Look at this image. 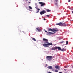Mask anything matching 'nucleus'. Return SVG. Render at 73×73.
Returning a JSON list of instances; mask_svg holds the SVG:
<instances>
[{
	"label": "nucleus",
	"instance_id": "nucleus-1",
	"mask_svg": "<svg viewBox=\"0 0 73 73\" xmlns=\"http://www.w3.org/2000/svg\"><path fill=\"white\" fill-rule=\"evenodd\" d=\"M43 41L44 42L45 44H43V46H44V47H49L50 45H52V43H49V42H48V40L45 38H43Z\"/></svg>",
	"mask_w": 73,
	"mask_h": 73
},
{
	"label": "nucleus",
	"instance_id": "nucleus-2",
	"mask_svg": "<svg viewBox=\"0 0 73 73\" xmlns=\"http://www.w3.org/2000/svg\"><path fill=\"white\" fill-rule=\"evenodd\" d=\"M48 31H52V32H54V33H55L56 32H57V31H58V29L57 28H56L55 29H48Z\"/></svg>",
	"mask_w": 73,
	"mask_h": 73
},
{
	"label": "nucleus",
	"instance_id": "nucleus-3",
	"mask_svg": "<svg viewBox=\"0 0 73 73\" xmlns=\"http://www.w3.org/2000/svg\"><path fill=\"white\" fill-rule=\"evenodd\" d=\"M56 25H59V26H61V27H65L66 26V24L65 23H63L61 22L56 24Z\"/></svg>",
	"mask_w": 73,
	"mask_h": 73
},
{
	"label": "nucleus",
	"instance_id": "nucleus-4",
	"mask_svg": "<svg viewBox=\"0 0 73 73\" xmlns=\"http://www.w3.org/2000/svg\"><path fill=\"white\" fill-rule=\"evenodd\" d=\"M46 58L48 61H50L52 58H53V57L52 56H46Z\"/></svg>",
	"mask_w": 73,
	"mask_h": 73
},
{
	"label": "nucleus",
	"instance_id": "nucleus-5",
	"mask_svg": "<svg viewBox=\"0 0 73 73\" xmlns=\"http://www.w3.org/2000/svg\"><path fill=\"white\" fill-rule=\"evenodd\" d=\"M46 11L45 10H43L41 12H40V14L41 15H43V14H44V13H46Z\"/></svg>",
	"mask_w": 73,
	"mask_h": 73
},
{
	"label": "nucleus",
	"instance_id": "nucleus-6",
	"mask_svg": "<svg viewBox=\"0 0 73 73\" xmlns=\"http://www.w3.org/2000/svg\"><path fill=\"white\" fill-rule=\"evenodd\" d=\"M39 4H41V7H43V6L45 5V3H43L42 2H39Z\"/></svg>",
	"mask_w": 73,
	"mask_h": 73
},
{
	"label": "nucleus",
	"instance_id": "nucleus-7",
	"mask_svg": "<svg viewBox=\"0 0 73 73\" xmlns=\"http://www.w3.org/2000/svg\"><path fill=\"white\" fill-rule=\"evenodd\" d=\"M55 68L56 69H58L59 70L60 69V66H55Z\"/></svg>",
	"mask_w": 73,
	"mask_h": 73
},
{
	"label": "nucleus",
	"instance_id": "nucleus-8",
	"mask_svg": "<svg viewBox=\"0 0 73 73\" xmlns=\"http://www.w3.org/2000/svg\"><path fill=\"white\" fill-rule=\"evenodd\" d=\"M57 49V47H54L53 48H51V50H56Z\"/></svg>",
	"mask_w": 73,
	"mask_h": 73
},
{
	"label": "nucleus",
	"instance_id": "nucleus-9",
	"mask_svg": "<svg viewBox=\"0 0 73 73\" xmlns=\"http://www.w3.org/2000/svg\"><path fill=\"white\" fill-rule=\"evenodd\" d=\"M52 67V66H49L47 67V68H48V69H49L51 70L53 69Z\"/></svg>",
	"mask_w": 73,
	"mask_h": 73
},
{
	"label": "nucleus",
	"instance_id": "nucleus-10",
	"mask_svg": "<svg viewBox=\"0 0 73 73\" xmlns=\"http://www.w3.org/2000/svg\"><path fill=\"white\" fill-rule=\"evenodd\" d=\"M66 49L64 48H62L61 49V51L62 52H64V51H66Z\"/></svg>",
	"mask_w": 73,
	"mask_h": 73
},
{
	"label": "nucleus",
	"instance_id": "nucleus-11",
	"mask_svg": "<svg viewBox=\"0 0 73 73\" xmlns=\"http://www.w3.org/2000/svg\"><path fill=\"white\" fill-rule=\"evenodd\" d=\"M57 49H58V50H61V48L60 47H57Z\"/></svg>",
	"mask_w": 73,
	"mask_h": 73
},
{
	"label": "nucleus",
	"instance_id": "nucleus-12",
	"mask_svg": "<svg viewBox=\"0 0 73 73\" xmlns=\"http://www.w3.org/2000/svg\"><path fill=\"white\" fill-rule=\"evenodd\" d=\"M48 35H51V34H54V33H51V32H48Z\"/></svg>",
	"mask_w": 73,
	"mask_h": 73
},
{
	"label": "nucleus",
	"instance_id": "nucleus-13",
	"mask_svg": "<svg viewBox=\"0 0 73 73\" xmlns=\"http://www.w3.org/2000/svg\"><path fill=\"white\" fill-rule=\"evenodd\" d=\"M37 10H38V11L36 12V13H38L39 12V11H40V9H36Z\"/></svg>",
	"mask_w": 73,
	"mask_h": 73
},
{
	"label": "nucleus",
	"instance_id": "nucleus-14",
	"mask_svg": "<svg viewBox=\"0 0 73 73\" xmlns=\"http://www.w3.org/2000/svg\"><path fill=\"white\" fill-rule=\"evenodd\" d=\"M36 29L38 30V32H40V29L39 28H36Z\"/></svg>",
	"mask_w": 73,
	"mask_h": 73
},
{
	"label": "nucleus",
	"instance_id": "nucleus-15",
	"mask_svg": "<svg viewBox=\"0 0 73 73\" xmlns=\"http://www.w3.org/2000/svg\"><path fill=\"white\" fill-rule=\"evenodd\" d=\"M31 38L32 40H33V41H36V39H35L34 38Z\"/></svg>",
	"mask_w": 73,
	"mask_h": 73
},
{
	"label": "nucleus",
	"instance_id": "nucleus-16",
	"mask_svg": "<svg viewBox=\"0 0 73 73\" xmlns=\"http://www.w3.org/2000/svg\"><path fill=\"white\" fill-rule=\"evenodd\" d=\"M51 10H49V9H47V12H50Z\"/></svg>",
	"mask_w": 73,
	"mask_h": 73
},
{
	"label": "nucleus",
	"instance_id": "nucleus-17",
	"mask_svg": "<svg viewBox=\"0 0 73 73\" xmlns=\"http://www.w3.org/2000/svg\"><path fill=\"white\" fill-rule=\"evenodd\" d=\"M29 9H32V8L31 6H29Z\"/></svg>",
	"mask_w": 73,
	"mask_h": 73
},
{
	"label": "nucleus",
	"instance_id": "nucleus-18",
	"mask_svg": "<svg viewBox=\"0 0 73 73\" xmlns=\"http://www.w3.org/2000/svg\"><path fill=\"white\" fill-rule=\"evenodd\" d=\"M58 72V70H55V72Z\"/></svg>",
	"mask_w": 73,
	"mask_h": 73
},
{
	"label": "nucleus",
	"instance_id": "nucleus-19",
	"mask_svg": "<svg viewBox=\"0 0 73 73\" xmlns=\"http://www.w3.org/2000/svg\"><path fill=\"white\" fill-rule=\"evenodd\" d=\"M66 44H68V41H66Z\"/></svg>",
	"mask_w": 73,
	"mask_h": 73
},
{
	"label": "nucleus",
	"instance_id": "nucleus-20",
	"mask_svg": "<svg viewBox=\"0 0 73 73\" xmlns=\"http://www.w3.org/2000/svg\"><path fill=\"white\" fill-rule=\"evenodd\" d=\"M46 16H47V17H49V16H50V15H46Z\"/></svg>",
	"mask_w": 73,
	"mask_h": 73
},
{
	"label": "nucleus",
	"instance_id": "nucleus-21",
	"mask_svg": "<svg viewBox=\"0 0 73 73\" xmlns=\"http://www.w3.org/2000/svg\"><path fill=\"white\" fill-rule=\"evenodd\" d=\"M58 4V3H55L56 5H57Z\"/></svg>",
	"mask_w": 73,
	"mask_h": 73
},
{
	"label": "nucleus",
	"instance_id": "nucleus-22",
	"mask_svg": "<svg viewBox=\"0 0 73 73\" xmlns=\"http://www.w3.org/2000/svg\"><path fill=\"white\" fill-rule=\"evenodd\" d=\"M54 1L56 2H57L58 1V0H54Z\"/></svg>",
	"mask_w": 73,
	"mask_h": 73
},
{
	"label": "nucleus",
	"instance_id": "nucleus-23",
	"mask_svg": "<svg viewBox=\"0 0 73 73\" xmlns=\"http://www.w3.org/2000/svg\"><path fill=\"white\" fill-rule=\"evenodd\" d=\"M45 32H46V33H48V31H45Z\"/></svg>",
	"mask_w": 73,
	"mask_h": 73
},
{
	"label": "nucleus",
	"instance_id": "nucleus-24",
	"mask_svg": "<svg viewBox=\"0 0 73 73\" xmlns=\"http://www.w3.org/2000/svg\"><path fill=\"white\" fill-rule=\"evenodd\" d=\"M65 68H67V67H68V66H67L66 67L65 66L64 67Z\"/></svg>",
	"mask_w": 73,
	"mask_h": 73
},
{
	"label": "nucleus",
	"instance_id": "nucleus-25",
	"mask_svg": "<svg viewBox=\"0 0 73 73\" xmlns=\"http://www.w3.org/2000/svg\"><path fill=\"white\" fill-rule=\"evenodd\" d=\"M64 42V41H62L60 43H61V44H62V43H63Z\"/></svg>",
	"mask_w": 73,
	"mask_h": 73
},
{
	"label": "nucleus",
	"instance_id": "nucleus-26",
	"mask_svg": "<svg viewBox=\"0 0 73 73\" xmlns=\"http://www.w3.org/2000/svg\"><path fill=\"white\" fill-rule=\"evenodd\" d=\"M68 2H70V0H68Z\"/></svg>",
	"mask_w": 73,
	"mask_h": 73
},
{
	"label": "nucleus",
	"instance_id": "nucleus-27",
	"mask_svg": "<svg viewBox=\"0 0 73 73\" xmlns=\"http://www.w3.org/2000/svg\"><path fill=\"white\" fill-rule=\"evenodd\" d=\"M44 20H46V19H45V18H44Z\"/></svg>",
	"mask_w": 73,
	"mask_h": 73
},
{
	"label": "nucleus",
	"instance_id": "nucleus-28",
	"mask_svg": "<svg viewBox=\"0 0 73 73\" xmlns=\"http://www.w3.org/2000/svg\"><path fill=\"white\" fill-rule=\"evenodd\" d=\"M59 73H62V72H59Z\"/></svg>",
	"mask_w": 73,
	"mask_h": 73
},
{
	"label": "nucleus",
	"instance_id": "nucleus-29",
	"mask_svg": "<svg viewBox=\"0 0 73 73\" xmlns=\"http://www.w3.org/2000/svg\"><path fill=\"white\" fill-rule=\"evenodd\" d=\"M72 13L73 14V11H72Z\"/></svg>",
	"mask_w": 73,
	"mask_h": 73
},
{
	"label": "nucleus",
	"instance_id": "nucleus-30",
	"mask_svg": "<svg viewBox=\"0 0 73 73\" xmlns=\"http://www.w3.org/2000/svg\"><path fill=\"white\" fill-rule=\"evenodd\" d=\"M64 70H66V69H64Z\"/></svg>",
	"mask_w": 73,
	"mask_h": 73
},
{
	"label": "nucleus",
	"instance_id": "nucleus-31",
	"mask_svg": "<svg viewBox=\"0 0 73 73\" xmlns=\"http://www.w3.org/2000/svg\"><path fill=\"white\" fill-rule=\"evenodd\" d=\"M29 3H30V2H29Z\"/></svg>",
	"mask_w": 73,
	"mask_h": 73
},
{
	"label": "nucleus",
	"instance_id": "nucleus-32",
	"mask_svg": "<svg viewBox=\"0 0 73 73\" xmlns=\"http://www.w3.org/2000/svg\"><path fill=\"white\" fill-rule=\"evenodd\" d=\"M23 32L24 33V31H23Z\"/></svg>",
	"mask_w": 73,
	"mask_h": 73
}]
</instances>
